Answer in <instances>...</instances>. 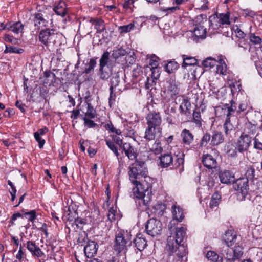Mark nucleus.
Returning <instances> with one entry per match:
<instances>
[{
    "instance_id": "obj_1",
    "label": "nucleus",
    "mask_w": 262,
    "mask_h": 262,
    "mask_svg": "<svg viewBox=\"0 0 262 262\" xmlns=\"http://www.w3.org/2000/svg\"><path fill=\"white\" fill-rule=\"evenodd\" d=\"M128 174L133 188L135 202L140 209H146L152 199L153 180L148 175V170L144 162L136 161L128 167Z\"/></svg>"
},
{
    "instance_id": "obj_2",
    "label": "nucleus",
    "mask_w": 262,
    "mask_h": 262,
    "mask_svg": "<svg viewBox=\"0 0 262 262\" xmlns=\"http://www.w3.org/2000/svg\"><path fill=\"white\" fill-rule=\"evenodd\" d=\"M186 229L183 227L176 228L173 234L167 238V249L170 254L175 253L179 258L178 261L181 262L182 258L186 256L187 246L184 242L186 238Z\"/></svg>"
},
{
    "instance_id": "obj_3",
    "label": "nucleus",
    "mask_w": 262,
    "mask_h": 262,
    "mask_svg": "<svg viewBox=\"0 0 262 262\" xmlns=\"http://www.w3.org/2000/svg\"><path fill=\"white\" fill-rule=\"evenodd\" d=\"M130 235L127 231H118L115 235L114 250L118 256H124L127 248L131 245Z\"/></svg>"
},
{
    "instance_id": "obj_4",
    "label": "nucleus",
    "mask_w": 262,
    "mask_h": 262,
    "mask_svg": "<svg viewBox=\"0 0 262 262\" xmlns=\"http://www.w3.org/2000/svg\"><path fill=\"white\" fill-rule=\"evenodd\" d=\"M236 109L235 103H232L229 106V104L222 106H218L215 108L216 115L219 116H226V119L223 124L224 132L227 136L231 134L234 130V126L231 123L229 116L233 114Z\"/></svg>"
},
{
    "instance_id": "obj_5",
    "label": "nucleus",
    "mask_w": 262,
    "mask_h": 262,
    "mask_svg": "<svg viewBox=\"0 0 262 262\" xmlns=\"http://www.w3.org/2000/svg\"><path fill=\"white\" fill-rule=\"evenodd\" d=\"M110 59V53L108 52H104L101 56L99 60V73L100 77L102 80L108 79L112 75V71L114 69L117 68L120 64L111 66L108 64Z\"/></svg>"
},
{
    "instance_id": "obj_6",
    "label": "nucleus",
    "mask_w": 262,
    "mask_h": 262,
    "mask_svg": "<svg viewBox=\"0 0 262 262\" xmlns=\"http://www.w3.org/2000/svg\"><path fill=\"white\" fill-rule=\"evenodd\" d=\"M57 35V32L55 29L46 28L42 29L39 32L38 40L40 42L48 47L55 43Z\"/></svg>"
},
{
    "instance_id": "obj_7",
    "label": "nucleus",
    "mask_w": 262,
    "mask_h": 262,
    "mask_svg": "<svg viewBox=\"0 0 262 262\" xmlns=\"http://www.w3.org/2000/svg\"><path fill=\"white\" fill-rule=\"evenodd\" d=\"M230 247L223 246L220 250V253L227 261L234 262L235 260L239 259L242 256V248L237 246L233 249Z\"/></svg>"
},
{
    "instance_id": "obj_8",
    "label": "nucleus",
    "mask_w": 262,
    "mask_h": 262,
    "mask_svg": "<svg viewBox=\"0 0 262 262\" xmlns=\"http://www.w3.org/2000/svg\"><path fill=\"white\" fill-rule=\"evenodd\" d=\"M233 187L234 189L237 191V200L240 201L244 200L249 190L248 180L243 178L238 179L233 183Z\"/></svg>"
},
{
    "instance_id": "obj_9",
    "label": "nucleus",
    "mask_w": 262,
    "mask_h": 262,
    "mask_svg": "<svg viewBox=\"0 0 262 262\" xmlns=\"http://www.w3.org/2000/svg\"><path fill=\"white\" fill-rule=\"evenodd\" d=\"M252 137L245 133H242L237 139L235 145L239 153H244L249 149L251 145Z\"/></svg>"
},
{
    "instance_id": "obj_10",
    "label": "nucleus",
    "mask_w": 262,
    "mask_h": 262,
    "mask_svg": "<svg viewBox=\"0 0 262 262\" xmlns=\"http://www.w3.org/2000/svg\"><path fill=\"white\" fill-rule=\"evenodd\" d=\"M162 229L161 222L155 219H149L145 226V230L147 233L151 236H155L160 234Z\"/></svg>"
},
{
    "instance_id": "obj_11",
    "label": "nucleus",
    "mask_w": 262,
    "mask_h": 262,
    "mask_svg": "<svg viewBox=\"0 0 262 262\" xmlns=\"http://www.w3.org/2000/svg\"><path fill=\"white\" fill-rule=\"evenodd\" d=\"M163 94L165 97L173 98L177 95L180 91L179 83L174 80H167L164 86Z\"/></svg>"
},
{
    "instance_id": "obj_12",
    "label": "nucleus",
    "mask_w": 262,
    "mask_h": 262,
    "mask_svg": "<svg viewBox=\"0 0 262 262\" xmlns=\"http://www.w3.org/2000/svg\"><path fill=\"white\" fill-rule=\"evenodd\" d=\"M230 14L229 13L220 14L219 16L210 17V26L213 30L221 27V25L229 24Z\"/></svg>"
},
{
    "instance_id": "obj_13",
    "label": "nucleus",
    "mask_w": 262,
    "mask_h": 262,
    "mask_svg": "<svg viewBox=\"0 0 262 262\" xmlns=\"http://www.w3.org/2000/svg\"><path fill=\"white\" fill-rule=\"evenodd\" d=\"M172 213L173 219L168 225V228L171 232L174 229H173V225H174L177 222H181L184 217L183 209L176 204L172 206Z\"/></svg>"
},
{
    "instance_id": "obj_14",
    "label": "nucleus",
    "mask_w": 262,
    "mask_h": 262,
    "mask_svg": "<svg viewBox=\"0 0 262 262\" xmlns=\"http://www.w3.org/2000/svg\"><path fill=\"white\" fill-rule=\"evenodd\" d=\"M99 245L94 241H89L84 248L85 255L89 258L94 257L97 252Z\"/></svg>"
},
{
    "instance_id": "obj_15",
    "label": "nucleus",
    "mask_w": 262,
    "mask_h": 262,
    "mask_svg": "<svg viewBox=\"0 0 262 262\" xmlns=\"http://www.w3.org/2000/svg\"><path fill=\"white\" fill-rule=\"evenodd\" d=\"M25 246L34 257L39 258L44 255L43 252L33 241H28Z\"/></svg>"
},
{
    "instance_id": "obj_16",
    "label": "nucleus",
    "mask_w": 262,
    "mask_h": 262,
    "mask_svg": "<svg viewBox=\"0 0 262 262\" xmlns=\"http://www.w3.org/2000/svg\"><path fill=\"white\" fill-rule=\"evenodd\" d=\"M148 126L161 128V118L159 113H150L146 117Z\"/></svg>"
},
{
    "instance_id": "obj_17",
    "label": "nucleus",
    "mask_w": 262,
    "mask_h": 262,
    "mask_svg": "<svg viewBox=\"0 0 262 262\" xmlns=\"http://www.w3.org/2000/svg\"><path fill=\"white\" fill-rule=\"evenodd\" d=\"M161 128H155L147 126L145 130L144 138L148 142L154 140L156 137L161 135Z\"/></svg>"
},
{
    "instance_id": "obj_18",
    "label": "nucleus",
    "mask_w": 262,
    "mask_h": 262,
    "mask_svg": "<svg viewBox=\"0 0 262 262\" xmlns=\"http://www.w3.org/2000/svg\"><path fill=\"white\" fill-rule=\"evenodd\" d=\"M182 142L184 145L190 146L194 140L192 133L187 129H184L180 135Z\"/></svg>"
},
{
    "instance_id": "obj_19",
    "label": "nucleus",
    "mask_w": 262,
    "mask_h": 262,
    "mask_svg": "<svg viewBox=\"0 0 262 262\" xmlns=\"http://www.w3.org/2000/svg\"><path fill=\"white\" fill-rule=\"evenodd\" d=\"M202 161L204 166L208 169L215 168L217 165L216 160L210 154L204 155Z\"/></svg>"
},
{
    "instance_id": "obj_20",
    "label": "nucleus",
    "mask_w": 262,
    "mask_h": 262,
    "mask_svg": "<svg viewBox=\"0 0 262 262\" xmlns=\"http://www.w3.org/2000/svg\"><path fill=\"white\" fill-rule=\"evenodd\" d=\"M191 106L190 102L187 99H183L179 106L180 114L186 117H190L191 116Z\"/></svg>"
},
{
    "instance_id": "obj_21",
    "label": "nucleus",
    "mask_w": 262,
    "mask_h": 262,
    "mask_svg": "<svg viewBox=\"0 0 262 262\" xmlns=\"http://www.w3.org/2000/svg\"><path fill=\"white\" fill-rule=\"evenodd\" d=\"M122 149L125 155L130 159L134 160L137 157V152L135 149L129 143H125L122 145Z\"/></svg>"
},
{
    "instance_id": "obj_22",
    "label": "nucleus",
    "mask_w": 262,
    "mask_h": 262,
    "mask_svg": "<svg viewBox=\"0 0 262 262\" xmlns=\"http://www.w3.org/2000/svg\"><path fill=\"white\" fill-rule=\"evenodd\" d=\"M219 177L222 183L229 184L234 181L233 174L228 170H225L220 173Z\"/></svg>"
},
{
    "instance_id": "obj_23",
    "label": "nucleus",
    "mask_w": 262,
    "mask_h": 262,
    "mask_svg": "<svg viewBox=\"0 0 262 262\" xmlns=\"http://www.w3.org/2000/svg\"><path fill=\"white\" fill-rule=\"evenodd\" d=\"M224 140V137L221 132L217 130L214 131L211 136L210 145L213 146H217L223 143Z\"/></svg>"
},
{
    "instance_id": "obj_24",
    "label": "nucleus",
    "mask_w": 262,
    "mask_h": 262,
    "mask_svg": "<svg viewBox=\"0 0 262 262\" xmlns=\"http://www.w3.org/2000/svg\"><path fill=\"white\" fill-rule=\"evenodd\" d=\"M8 28V30L12 31L15 34H18L23 32L24 29V25L20 22H8L7 25L6 27Z\"/></svg>"
},
{
    "instance_id": "obj_25",
    "label": "nucleus",
    "mask_w": 262,
    "mask_h": 262,
    "mask_svg": "<svg viewBox=\"0 0 262 262\" xmlns=\"http://www.w3.org/2000/svg\"><path fill=\"white\" fill-rule=\"evenodd\" d=\"M146 145L147 148L155 155L160 154L163 151L161 143L159 140H156L152 144L147 143Z\"/></svg>"
},
{
    "instance_id": "obj_26",
    "label": "nucleus",
    "mask_w": 262,
    "mask_h": 262,
    "mask_svg": "<svg viewBox=\"0 0 262 262\" xmlns=\"http://www.w3.org/2000/svg\"><path fill=\"white\" fill-rule=\"evenodd\" d=\"M135 247L140 251L143 250L147 246V241L143 235L139 234L134 241Z\"/></svg>"
},
{
    "instance_id": "obj_27",
    "label": "nucleus",
    "mask_w": 262,
    "mask_h": 262,
    "mask_svg": "<svg viewBox=\"0 0 262 262\" xmlns=\"http://www.w3.org/2000/svg\"><path fill=\"white\" fill-rule=\"evenodd\" d=\"M160 164L162 167H168L173 166V158L171 155L167 154L162 155L160 157Z\"/></svg>"
},
{
    "instance_id": "obj_28",
    "label": "nucleus",
    "mask_w": 262,
    "mask_h": 262,
    "mask_svg": "<svg viewBox=\"0 0 262 262\" xmlns=\"http://www.w3.org/2000/svg\"><path fill=\"white\" fill-rule=\"evenodd\" d=\"M237 236L232 231L226 232L224 237V241L226 244L225 246H232L235 242Z\"/></svg>"
},
{
    "instance_id": "obj_29",
    "label": "nucleus",
    "mask_w": 262,
    "mask_h": 262,
    "mask_svg": "<svg viewBox=\"0 0 262 262\" xmlns=\"http://www.w3.org/2000/svg\"><path fill=\"white\" fill-rule=\"evenodd\" d=\"M216 72L222 75H226L228 73L227 65L223 58H219L216 64Z\"/></svg>"
},
{
    "instance_id": "obj_30",
    "label": "nucleus",
    "mask_w": 262,
    "mask_h": 262,
    "mask_svg": "<svg viewBox=\"0 0 262 262\" xmlns=\"http://www.w3.org/2000/svg\"><path fill=\"white\" fill-rule=\"evenodd\" d=\"M34 25L38 29L42 27H47V21L43 17L42 14L41 13H37L35 15L34 19Z\"/></svg>"
},
{
    "instance_id": "obj_31",
    "label": "nucleus",
    "mask_w": 262,
    "mask_h": 262,
    "mask_svg": "<svg viewBox=\"0 0 262 262\" xmlns=\"http://www.w3.org/2000/svg\"><path fill=\"white\" fill-rule=\"evenodd\" d=\"M225 150L227 155L230 157H235L237 155V148L236 145L228 143L225 146Z\"/></svg>"
},
{
    "instance_id": "obj_32",
    "label": "nucleus",
    "mask_w": 262,
    "mask_h": 262,
    "mask_svg": "<svg viewBox=\"0 0 262 262\" xmlns=\"http://www.w3.org/2000/svg\"><path fill=\"white\" fill-rule=\"evenodd\" d=\"M193 32L194 35L198 38L204 39L206 37V29L202 25H196Z\"/></svg>"
},
{
    "instance_id": "obj_33",
    "label": "nucleus",
    "mask_w": 262,
    "mask_h": 262,
    "mask_svg": "<svg viewBox=\"0 0 262 262\" xmlns=\"http://www.w3.org/2000/svg\"><path fill=\"white\" fill-rule=\"evenodd\" d=\"M55 13L62 17L64 16L67 14L66 4L63 2H60L54 8Z\"/></svg>"
},
{
    "instance_id": "obj_34",
    "label": "nucleus",
    "mask_w": 262,
    "mask_h": 262,
    "mask_svg": "<svg viewBox=\"0 0 262 262\" xmlns=\"http://www.w3.org/2000/svg\"><path fill=\"white\" fill-rule=\"evenodd\" d=\"M221 199V195L218 192L214 193L209 203V207L210 209L213 210L217 207L220 203Z\"/></svg>"
},
{
    "instance_id": "obj_35",
    "label": "nucleus",
    "mask_w": 262,
    "mask_h": 262,
    "mask_svg": "<svg viewBox=\"0 0 262 262\" xmlns=\"http://www.w3.org/2000/svg\"><path fill=\"white\" fill-rule=\"evenodd\" d=\"M90 21L93 25H95V28L97 32L101 33L105 29L104 21L102 19L96 20L92 18Z\"/></svg>"
},
{
    "instance_id": "obj_36",
    "label": "nucleus",
    "mask_w": 262,
    "mask_h": 262,
    "mask_svg": "<svg viewBox=\"0 0 262 262\" xmlns=\"http://www.w3.org/2000/svg\"><path fill=\"white\" fill-rule=\"evenodd\" d=\"M179 67V64L174 61H170L164 67L165 71L168 73H173Z\"/></svg>"
},
{
    "instance_id": "obj_37",
    "label": "nucleus",
    "mask_w": 262,
    "mask_h": 262,
    "mask_svg": "<svg viewBox=\"0 0 262 262\" xmlns=\"http://www.w3.org/2000/svg\"><path fill=\"white\" fill-rule=\"evenodd\" d=\"M23 218H26L29 221L32 222L33 227L35 226L34 221L36 218V213L35 210H33L28 212H25L22 214Z\"/></svg>"
},
{
    "instance_id": "obj_38",
    "label": "nucleus",
    "mask_w": 262,
    "mask_h": 262,
    "mask_svg": "<svg viewBox=\"0 0 262 262\" xmlns=\"http://www.w3.org/2000/svg\"><path fill=\"white\" fill-rule=\"evenodd\" d=\"M183 62L182 64V67L185 68L187 66H194L196 64L197 60L193 57H186L183 55Z\"/></svg>"
},
{
    "instance_id": "obj_39",
    "label": "nucleus",
    "mask_w": 262,
    "mask_h": 262,
    "mask_svg": "<svg viewBox=\"0 0 262 262\" xmlns=\"http://www.w3.org/2000/svg\"><path fill=\"white\" fill-rule=\"evenodd\" d=\"M6 49L4 51L5 54L7 53H15L21 54L24 52V50L20 48H18L13 46H9L7 45H5Z\"/></svg>"
},
{
    "instance_id": "obj_40",
    "label": "nucleus",
    "mask_w": 262,
    "mask_h": 262,
    "mask_svg": "<svg viewBox=\"0 0 262 262\" xmlns=\"http://www.w3.org/2000/svg\"><path fill=\"white\" fill-rule=\"evenodd\" d=\"M127 54V51L123 49L122 48H120L114 50L112 54V56L113 58L117 59L121 56H126Z\"/></svg>"
},
{
    "instance_id": "obj_41",
    "label": "nucleus",
    "mask_w": 262,
    "mask_h": 262,
    "mask_svg": "<svg viewBox=\"0 0 262 262\" xmlns=\"http://www.w3.org/2000/svg\"><path fill=\"white\" fill-rule=\"evenodd\" d=\"M45 76L46 77L44 80V83L48 85H51L55 81V75L51 72H46L45 73Z\"/></svg>"
},
{
    "instance_id": "obj_42",
    "label": "nucleus",
    "mask_w": 262,
    "mask_h": 262,
    "mask_svg": "<svg viewBox=\"0 0 262 262\" xmlns=\"http://www.w3.org/2000/svg\"><path fill=\"white\" fill-rule=\"evenodd\" d=\"M176 104L173 103L171 104H165L164 112L165 113L169 116H171V114L176 113Z\"/></svg>"
},
{
    "instance_id": "obj_43",
    "label": "nucleus",
    "mask_w": 262,
    "mask_h": 262,
    "mask_svg": "<svg viewBox=\"0 0 262 262\" xmlns=\"http://www.w3.org/2000/svg\"><path fill=\"white\" fill-rule=\"evenodd\" d=\"M97 64L96 59L92 58L90 60V61L88 64V67L85 68V73L86 74H90L93 72L94 68L96 67Z\"/></svg>"
},
{
    "instance_id": "obj_44",
    "label": "nucleus",
    "mask_w": 262,
    "mask_h": 262,
    "mask_svg": "<svg viewBox=\"0 0 262 262\" xmlns=\"http://www.w3.org/2000/svg\"><path fill=\"white\" fill-rule=\"evenodd\" d=\"M148 57H150L149 61V69L158 68L159 58L154 54L148 56Z\"/></svg>"
},
{
    "instance_id": "obj_45",
    "label": "nucleus",
    "mask_w": 262,
    "mask_h": 262,
    "mask_svg": "<svg viewBox=\"0 0 262 262\" xmlns=\"http://www.w3.org/2000/svg\"><path fill=\"white\" fill-rule=\"evenodd\" d=\"M217 61L212 58L211 57L207 58L202 62V64L204 67L206 68H212L215 66H216Z\"/></svg>"
},
{
    "instance_id": "obj_46",
    "label": "nucleus",
    "mask_w": 262,
    "mask_h": 262,
    "mask_svg": "<svg viewBox=\"0 0 262 262\" xmlns=\"http://www.w3.org/2000/svg\"><path fill=\"white\" fill-rule=\"evenodd\" d=\"M255 176V169L252 167H248L246 173H245V178H243V179H247L248 180V182L249 180H252L254 178Z\"/></svg>"
},
{
    "instance_id": "obj_47",
    "label": "nucleus",
    "mask_w": 262,
    "mask_h": 262,
    "mask_svg": "<svg viewBox=\"0 0 262 262\" xmlns=\"http://www.w3.org/2000/svg\"><path fill=\"white\" fill-rule=\"evenodd\" d=\"M250 41L254 45L260 44L262 42L261 38L255 33H251L249 36Z\"/></svg>"
},
{
    "instance_id": "obj_48",
    "label": "nucleus",
    "mask_w": 262,
    "mask_h": 262,
    "mask_svg": "<svg viewBox=\"0 0 262 262\" xmlns=\"http://www.w3.org/2000/svg\"><path fill=\"white\" fill-rule=\"evenodd\" d=\"M211 136L209 133H205L201 139L200 142L201 147H205L209 141L211 142Z\"/></svg>"
},
{
    "instance_id": "obj_49",
    "label": "nucleus",
    "mask_w": 262,
    "mask_h": 262,
    "mask_svg": "<svg viewBox=\"0 0 262 262\" xmlns=\"http://www.w3.org/2000/svg\"><path fill=\"white\" fill-rule=\"evenodd\" d=\"M106 144L108 148L118 157L119 154L116 146L114 144V142L110 140H106Z\"/></svg>"
},
{
    "instance_id": "obj_50",
    "label": "nucleus",
    "mask_w": 262,
    "mask_h": 262,
    "mask_svg": "<svg viewBox=\"0 0 262 262\" xmlns=\"http://www.w3.org/2000/svg\"><path fill=\"white\" fill-rule=\"evenodd\" d=\"M95 111L91 104H88L87 111L85 113V116L88 118L93 119L95 117Z\"/></svg>"
},
{
    "instance_id": "obj_51",
    "label": "nucleus",
    "mask_w": 262,
    "mask_h": 262,
    "mask_svg": "<svg viewBox=\"0 0 262 262\" xmlns=\"http://www.w3.org/2000/svg\"><path fill=\"white\" fill-rule=\"evenodd\" d=\"M134 21L127 25L120 26L119 30L121 33H127L130 32L134 27Z\"/></svg>"
},
{
    "instance_id": "obj_52",
    "label": "nucleus",
    "mask_w": 262,
    "mask_h": 262,
    "mask_svg": "<svg viewBox=\"0 0 262 262\" xmlns=\"http://www.w3.org/2000/svg\"><path fill=\"white\" fill-rule=\"evenodd\" d=\"M206 257L212 261H216L219 259V255L214 251H208L206 254Z\"/></svg>"
},
{
    "instance_id": "obj_53",
    "label": "nucleus",
    "mask_w": 262,
    "mask_h": 262,
    "mask_svg": "<svg viewBox=\"0 0 262 262\" xmlns=\"http://www.w3.org/2000/svg\"><path fill=\"white\" fill-rule=\"evenodd\" d=\"M119 82V72H117L115 76H113L111 79L110 86H112L113 88H116L118 85Z\"/></svg>"
},
{
    "instance_id": "obj_54",
    "label": "nucleus",
    "mask_w": 262,
    "mask_h": 262,
    "mask_svg": "<svg viewBox=\"0 0 262 262\" xmlns=\"http://www.w3.org/2000/svg\"><path fill=\"white\" fill-rule=\"evenodd\" d=\"M193 118L196 124L198 126H200L201 125V114L199 111H194L193 113Z\"/></svg>"
},
{
    "instance_id": "obj_55",
    "label": "nucleus",
    "mask_w": 262,
    "mask_h": 262,
    "mask_svg": "<svg viewBox=\"0 0 262 262\" xmlns=\"http://www.w3.org/2000/svg\"><path fill=\"white\" fill-rule=\"evenodd\" d=\"M178 9H179V8L178 6L167 7V8L160 7L159 8V10L161 11H162L164 13H166V15L167 14L172 13Z\"/></svg>"
},
{
    "instance_id": "obj_56",
    "label": "nucleus",
    "mask_w": 262,
    "mask_h": 262,
    "mask_svg": "<svg viewBox=\"0 0 262 262\" xmlns=\"http://www.w3.org/2000/svg\"><path fill=\"white\" fill-rule=\"evenodd\" d=\"M34 136L36 141L38 143L39 147L42 148L45 143V140L42 139L41 136L38 135V133H34Z\"/></svg>"
},
{
    "instance_id": "obj_57",
    "label": "nucleus",
    "mask_w": 262,
    "mask_h": 262,
    "mask_svg": "<svg viewBox=\"0 0 262 262\" xmlns=\"http://www.w3.org/2000/svg\"><path fill=\"white\" fill-rule=\"evenodd\" d=\"M151 73L150 75V77L153 78L154 79L157 80L160 76V71L158 68H150Z\"/></svg>"
},
{
    "instance_id": "obj_58",
    "label": "nucleus",
    "mask_w": 262,
    "mask_h": 262,
    "mask_svg": "<svg viewBox=\"0 0 262 262\" xmlns=\"http://www.w3.org/2000/svg\"><path fill=\"white\" fill-rule=\"evenodd\" d=\"M91 118H88L87 117H84L83 120H84V125L89 127V128H93L96 126V123H95L93 121L91 120L90 119Z\"/></svg>"
},
{
    "instance_id": "obj_59",
    "label": "nucleus",
    "mask_w": 262,
    "mask_h": 262,
    "mask_svg": "<svg viewBox=\"0 0 262 262\" xmlns=\"http://www.w3.org/2000/svg\"><path fill=\"white\" fill-rule=\"evenodd\" d=\"M156 79H154V78L151 77H147L146 82L145 83L146 88L149 89L156 83Z\"/></svg>"
},
{
    "instance_id": "obj_60",
    "label": "nucleus",
    "mask_w": 262,
    "mask_h": 262,
    "mask_svg": "<svg viewBox=\"0 0 262 262\" xmlns=\"http://www.w3.org/2000/svg\"><path fill=\"white\" fill-rule=\"evenodd\" d=\"M106 128L107 129H109L111 132L113 133H115L117 135H119L121 134V131L120 129H116L112 124V123L110 124H107L106 125Z\"/></svg>"
},
{
    "instance_id": "obj_61",
    "label": "nucleus",
    "mask_w": 262,
    "mask_h": 262,
    "mask_svg": "<svg viewBox=\"0 0 262 262\" xmlns=\"http://www.w3.org/2000/svg\"><path fill=\"white\" fill-rule=\"evenodd\" d=\"M113 89L114 88H113L112 86H110V94L109 97V104L110 106L115 101L116 98V95L115 93H113Z\"/></svg>"
},
{
    "instance_id": "obj_62",
    "label": "nucleus",
    "mask_w": 262,
    "mask_h": 262,
    "mask_svg": "<svg viewBox=\"0 0 262 262\" xmlns=\"http://www.w3.org/2000/svg\"><path fill=\"white\" fill-rule=\"evenodd\" d=\"M254 144L253 147L254 148L258 150H262V143H261L258 139L256 138H254L253 139Z\"/></svg>"
},
{
    "instance_id": "obj_63",
    "label": "nucleus",
    "mask_w": 262,
    "mask_h": 262,
    "mask_svg": "<svg viewBox=\"0 0 262 262\" xmlns=\"http://www.w3.org/2000/svg\"><path fill=\"white\" fill-rule=\"evenodd\" d=\"M115 210L112 208H110L107 213L108 219L112 222L115 220Z\"/></svg>"
},
{
    "instance_id": "obj_64",
    "label": "nucleus",
    "mask_w": 262,
    "mask_h": 262,
    "mask_svg": "<svg viewBox=\"0 0 262 262\" xmlns=\"http://www.w3.org/2000/svg\"><path fill=\"white\" fill-rule=\"evenodd\" d=\"M112 139L113 142H115L120 147H121L123 142L122 139H121L120 137L118 136L117 135H113Z\"/></svg>"
}]
</instances>
